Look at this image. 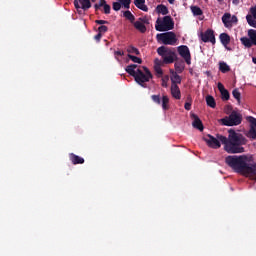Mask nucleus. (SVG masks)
Masks as SVG:
<instances>
[{"label":"nucleus","instance_id":"nucleus-9","mask_svg":"<svg viewBox=\"0 0 256 256\" xmlns=\"http://www.w3.org/2000/svg\"><path fill=\"white\" fill-rule=\"evenodd\" d=\"M237 16H232L230 13H225L222 16V23L224 24V27L227 29H231L233 25H237Z\"/></svg>","mask_w":256,"mask_h":256},{"label":"nucleus","instance_id":"nucleus-42","mask_svg":"<svg viewBox=\"0 0 256 256\" xmlns=\"http://www.w3.org/2000/svg\"><path fill=\"white\" fill-rule=\"evenodd\" d=\"M250 15L256 19V6L250 8Z\"/></svg>","mask_w":256,"mask_h":256},{"label":"nucleus","instance_id":"nucleus-35","mask_svg":"<svg viewBox=\"0 0 256 256\" xmlns=\"http://www.w3.org/2000/svg\"><path fill=\"white\" fill-rule=\"evenodd\" d=\"M233 97H235L238 101H241V93L238 89L233 90L232 92Z\"/></svg>","mask_w":256,"mask_h":256},{"label":"nucleus","instance_id":"nucleus-26","mask_svg":"<svg viewBox=\"0 0 256 256\" xmlns=\"http://www.w3.org/2000/svg\"><path fill=\"white\" fill-rule=\"evenodd\" d=\"M190 9L195 17H199V15H203V10H201L199 6H191Z\"/></svg>","mask_w":256,"mask_h":256},{"label":"nucleus","instance_id":"nucleus-2","mask_svg":"<svg viewBox=\"0 0 256 256\" xmlns=\"http://www.w3.org/2000/svg\"><path fill=\"white\" fill-rule=\"evenodd\" d=\"M224 163H226L229 168H232L234 173L256 181V163H250V157L245 155L227 156L224 158Z\"/></svg>","mask_w":256,"mask_h":256},{"label":"nucleus","instance_id":"nucleus-4","mask_svg":"<svg viewBox=\"0 0 256 256\" xmlns=\"http://www.w3.org/2000/svg\"><path fill=\"white\" fill-rule=\"evenodd\" d=\"M175 28V22L171 16L159 17L155 23L156 31H171Z\"/></svg>","mask_w":256,"mask_h":256},{"label":"nucleus","instance_id":"nucleus-14","mask_svg":"<svg viewBox=\"0 0 256 256\" xmlns=\"http://www.w3.org/2000/svg\"><path fill=\"white\" fill-rule=\"evenodd\" d=\"M170 93L173 99H177V100L181 99V89H179L178 85L171 84Z\"/></svg>","mask_w":256,"mask_h":256},{"label":"nucleus","instance_id":"nucleus-38","mask_svg":"<svg viewBox=\"0 0 256 256\" xmlns=\"http://www.w3.org/2000/svg\"><path fill=\"white\" fill-rule=\"evenodd\" d=\"M115 58L119 61V57H123L124 53L122 50H117L114 52Z\"/></svg>","mask_w":256,"mask_h":256},{"label":"nucleus","instance_id":"nucleus-44","mask_svg":"<svg viewBox=\"0 0 256 256\" xmlns=\"http://www.w3.org/2000/svg\"><path fill=\"white\" fill-rule=\"evenodd\" d=\"M184 109H186V111H191V102H186L184 105Z\"/></svg>","mask_w":256,"mask_h":256},{"label":"nucleus","instance_id":"nucleus-36","mask_svg":"<svg viewBox=\"0 0 256 256\" xmlns=\"http://www.w3.org/2000/svg\"><path fill=\"white\" fill-rule=\"evenodd\" d=\"M128 53H134V55H139V50L135 47H132L130 46L128 49H127Z\"/></svg>","mask_w":256,"mask_h":256},{"label":"nucleus","instance_id":"nucleus-40","mask_svg":"<svg viewBox=\"0 0 256 256\" xmlns=\"http://www.w3.org/2000/svg\"><path fill=\"white\" fill-rule=\"evenodd\" d=\"M107 26H100L99 28H98V31H99V33L101 34V35H103L104 33H107Z\"/></svg>","mask_w":256,"mask_h":256},{"label":"nucleus","instance_id":"nucleus-30","mask_svg":"<svg viewBox=\"0 0 256 256\" xmlns=\"http://www.w3.org/2000/svg\"><path fill=\"white\" fill-rule=\"evenodd\" d=\"M123 15L126 19H128L130 23H133L135 21V16H133L131 11H125Z\"/></svg>","mask_w":256,"mask_h":256},{"label":"nucleus","instance_id":"nucleus-24","mask_svg":"<svg viewBox=\"0 0 256 256\" xmlns=\"http://www.w3.org/2000/svg\"><path fill=\"white\" fill-rule=\"evenodd\" d=\"M245 137L250 140L256 139V130L255 129H247L245 130Z\"/></svg>","mask_w":256,"mask_h":256},{"label":"nucleus","instance_id":"nucleus-15","mask_svg":"<svg viewBox=\"0 0 256 256\" xmlns=\"http://www.w3.org/2000/svg\"><path fill=\"white\" fill-rule=\"evenodd\" d=\"M68 158L70 160V163H72L73 165H83V163H84L83 158H81L80 156L75 155L73 153H70L68 155Z\"/></svg>","mask_w":256,"mask_h":256},{"label":"nucleus","instance_id":"nucleus-22","mask_svg":"<svg viewBox=\"0 0 256 256\" xmlns=\"http://www.w3.org/2000/svg\"><path fill=\"white\" fill-rule=\"evenodd\" d=\"M156 11L157 13H159L160 15H168L169 14V9L167 8V6L165 5H158L156 7Z\"/></svg>","mask_w":256,"mask_h":256},{"label":"nucleus","instance_id":"nucleus-20","mask_svg":"<svg viewBox=\"0 0 256 256\" xmlns=\"http://www.w3.org/2000/svg\"><path fill=\"white\" fill-rule=\"evenodd\" d=\"M240 41L242 43V45H244V47H247V49H251V47H253V40L247 37H242L240 38Z\"/></svg>","mask_w":256,"mask_h":256},{"label":"nucleus","instance_id":"nucleus-46","mask_svg":"<svg viewBox=\"0 0 256 256\" xmlns=\"http://www.w3.org/2000/svg\"><path fill=\"white\" fill-rule=\"evenodd\" d=\"M96 23L98 25H105V23H107V21H105V20H96Z\"/></svg>","mask_w":256,"mask_h":256},{"label":"nucleus","instance_id":"nucleus-49","mask_svg":"<svg viewBox=\"0 0 256 256\" xmlns=\"http://www.w3.org/2000/svg\"><path fill=\"white\" fill-rule=\"evenodd\" d=\"M253 63L256 65V58H252Z\"/></svg>","mask_w":256,"mask_h":256},{"label":"nucleus","instance_id":"nucleus-50","mask_svg":"<svg viewBox=\"0 0 256 256\" xmlns=\"http://www.w3.org/2000/svg\"><path fill=\"white\" fill-rule=\"evenodd\" d=\"M92 1V3H95V1H97V0H91Z\"/></svg>","mask_w":256,"mask_h":256},{"label":"nucleus","instance_id":"nucleus-6","mask_svg":"<svg viewBox=\"0 0 256 256\" xmlns=\"http://www.w3.org/2000/svg\"><path fill=\"white\" fill-rule=\"evenodd\" d=\"M218 123H220V125H225L226 127L241 125V114L232 112L229 116L219 119Z\"/></svg>","mask_w":256,"mask_h":256},{"label":"nucleus","instance_id":"nucleus-21","mask_svg":"<svg viewBox=\"0 0 256 256\" xmlns=\"http://www.w3.org/2000/svg\"><path fill=\"white\" fill-rule=\"evenodd\" d=\"M134 3L138 9H141V11H148L147 5H145V0H134Z\"/></svg>","mask_w":256,"mask_h":256},{"label":"nucleus","instance_id":"nucleus-43","mask_svg":"<svg viewBox=\"0 0 256 256\" xmlns=\"http://www.w3.org/2000/svg\"><path fill=\"white\" fill-rule=\"evenodd\" d=\"M175 69H176V71H178L179 73H181L182 71H183V69H184V67L183 66H180L179 64H175Z\"/></svg>","mask_w":256,"mask_h":256},{"label":"nucleus","instance_id":"nucleus-8","mask_svg":"<svg viewBox=\"0 0 256 256\" xmlns=\"http://www.w3.org/2000/svg\"><path fill=\"white\" fill-rule=\"evenodd\" d=\"M178 54L184 61L187 63V65H191V51L189 50V47L185 45H181L177 47Z\"/></svg>","mask_w":256,"mask_h":256},{"label":"nucleus","instance_id":"nucleus-3","mask_svg":"<svg viewBox=\"0 0 256 256\" xmlns=\"http://www.w3.org/2000/svg\"><path fill=\"white\" fill-rule=\"evenodd\" d=\"M126 71L134 77L136 83L138 85H141L142 87H145L143 83H148V81H151L153 75L151 74V71L147 67H143V70L137 68V65L131 64L126 67Z\"/></svg>","mask_w":256,"mask_h":256},{"label":"nucleus","instance_id":"nucleus-18","mask_svg":"<svg viewBox=\"0 0 256 256\" xmlns=\"http://www.w3.org/2000/svg\"><path fill=\"white\" fill-rule=\"evenodd\" d=\"M134 27L140 31V33H145L147 31V27H145V21H143V19H139L134 22Z\"/></svg>","mask_w":256,"mask_h":256},{"label":"nucleus","instance_id":"nucleus-33","mask_svg":"<svg viewBox=\"0 0 256 256\" xmlns=\"http://www.w3.org/2000/svg\"><path fill=\"white\" fill-rule=\"evenodd\" d=\"M162 87H169V75L162 76Z\"/></svg>","mask_w":256,"mask_h":256},{"label":"nucleus","instance_id":"nucleus-34","mask_svg":"<svg viewBox=\"0 0 256 256\" xmlns=\"http://www.w3.org/2000/svg\"><path fill=\"white\" fill-rule=\"evenodd\" d=\"M125 9H129V5H131V0H117Z\"/></svg>","mask_w":256,"mask_h":256},{"label":"nucleus","instance_id":"nucleus-1","mask_svg":"<svg viewBox=\"0 0 256 256\" xmlns=\"http://www.w3.org/2000/svg\"><path fill=\"white\" fill-rule=\"evenodd\" d=\"M228 133V137L222 136L221 134H216V137L206 135L204 142L211 149H219L221 145H224V151L228 154H242L244 152L242 145L247 144V139H244L242 134L234 132V129H229Z\"/></svg>","mask_w":256,"mask_h":256},{"label":"nucleus","instance_id":"nucleus-23","mask_svg":"<svg viewBox=\"0 0 256 256\" xmlns=\"http://www.w3.org/2000/svg\"><path fill=\"white\" fill-rule=\"evenodd\" d=\"M219 71H221V73H229L231 67L225 62H219Z\"/></svg>","mask_w":256,"mask_h":256},{"label":"nucleus","instance_id":"nucleus-39","mask_svg":"<svg viewBox=\"0 0 256 256\" xmlns=\"http://www.w3.org/2000/svg\"><path fill=\"white\" fill-rule=\"evenodd\" d=\"M113 9L114 11H119L121 9V2H114Z\"/></svg>","mask_w":256,"mask_h":256},{"label":"nucleus","instance_id":"nucleus-47","mask_svg":"<svg viewBox=\"0 0 256 256\" xmlns=\"http://www.w3.org/2000/svg\"><path fill=\"white\" fill-rule=\"evenodd\" d=\"M101 37H103V34H100V32L95 36L96 41H101Z\"/></svg>","mask_w":256,"mask_h":256},{"label":"nucleus","instance_id":"nucleus-10","mask_svg":"<svg viewBox=\"0 0 256 256\" xmlns=\"http://www.w3.org/2000/svg\"><path fill=\"white\" fill-rule=\"evenodd\" d=\"M152 101H154V103H157L158 105H162L163 111L169 110V96L163 95L161 99L159 95H153Z\"/></svg>","mask_w":256,"mask_h":256},{"label":"nucleus","instance_id":"nucleus-5","mask_svg":"<svg viewBox=\"0 0 256 256\" xmlns=\"http://www.w3.org/2000/svg\"><path fill=\"white\" fill-rule=\"evenodd\" d=\"M157 53L158 55H160V57H162L166 65L173 63L177 57V54H175V51L165 46L159 47L157 49Z\"/></svg>","mask_w":256,"mask_h":256},{"label":"nucleus","instance_id":"nucleus-51","mask_svg":"<svg viewBox=\"0 0 256 256\" xmlns=\"http://www.w3.org/2000/svg\"><path fill=\"white\" fill-rule=\"evenodd\" d=\"M199 131H203V129H199Z\"/></svg>","mask_w":256,"mask_h":256},{"label":"nucleus","instance_id":"nucleus-32","mask_svg":"<svg viewBox=\"0 0 256 256\" xmlns=\"http://www.w3.org/2000/svg\"><path fill=\"white\" fill-rule=\"evenodd\" d=\"M247 121L250 123L251 129H256V118L255 117L249 116L247 118Z\"/></svg>","mask_w":256,"mask_h":256},{"label":"nucleus","instance_id":"nucleus-17","mask_svg":"<svg viewBox=\"0 0 256 256\" xmlns=\"http://www.w3.org/2000/svg\"><path fill=\"white\" fill-rule=\"evenodd\" d=\"M217 87L222 95V99L224 101H229V91H227V89H225V86H223V84L221 82H219Z\"/></svg>","mask_w":256,"mask_h":256},{"label":"nucleus","instance_id":"nucleus-27","mask_svg":"<svg viewBox=\"0 0 256 256\" xmlns=\"http://www.w3.org/2000/svg\"><path fill=\"white\" fill-rule=\"evenodd\" d=\"M194 129H202L203 123H201V119L199 117L195 116L194 121L192 123Z\"/></svg>","mask_w":256,"mask_h":256},{"label":"nucleus","instance_id":"nucleus-48","mask_svg":"<svg viewBox=\"0 0 256 256\" xmlns=\"http://www.w3.org/2000/svg\"><path fill=\"white\" fill-rule=\"evenodd\" d=\"M168 3H170V5H173V3H175V0H168Z\"/></svg>","mask_w":256,"mask_h":256},{"label":"nucleus","instance_id":"nucleus-12","mask_svg":"<svg viewBox=\"0 0 256 256\" xmlns=\"http://www.w3.org/2000/svg\"><path fill=\"white\" fill-rule=\"evenodd\" d=\"M165 65L164 60L155 59L154 60V71L156 72L158 77L163 76V69H161Z\"/></svg>","mask_w":256,"mask_h":256},{"label":"nucleus","instance_id":"nucleus-19","mask_svg":"<svg viewBox=\"0 0 256 256\" xmlns=\"http://www.w3.org/2000/svg\"><path fill=\"white\" fill-rule=\"evenodd\" d=\"M220 41L224 47H227L231 43V37L227 33L220 34Z\"/></svg>","mask_w":256,"mask_h":256},{"label":"nucleus","instance_id":"nucleus-7","mask_svg":"<svg viewBox=\"0 0 256 256\" xmlns=\"http://www.w3.org/2000/svg\"><path fill=\"white\" fill-rule=\"evenodd\" d=\"M156 39L163 45H177V35L174 32L157 34Z\"/></svg>","mask_w":256,"mask_h":256},{"label":"nucleus","instance_id":"nucleus-37","mask_svg":"<svg viewBox=\"0 0 256 256\" xmlns=\"http://www.w3.org/2000/svg\"><path fill=\"white\" fill-rule=\"evenodd\" d=\"M107 4L105 0H99V3L95 4V9H99Z\"/></svg>","mask_w":256,"mask_h":256},{"label":"nucleus","instance_id":"nucleus-28","mask_svg":"<svg viewBox=\"0 0 256 256\" xmlns=\"http://www.w3.org/2000/svg\"><path fill=\"white\" fill-rule=\"evenodd\" d=\"M246 20L248 25H250V27H254V29H256V19L252 17L251 14H248L246 16Z\"/></svg>","mask_w":256,"mask_h":256},{"label":"nucleus","instance_id":"nucleus-16","mask_svg":"<svg viewBox=\"0 0 256 256\" xmlns=\"http://www.w3.org/2000/svg\"><path fill=\"white\" fill-rule=\"evenodd\" d=\"M170 79L172 85H180L181 83V76H179V74L173 70H170Z\"/></svg>","mask_w":256,"mask_h":256},{"label":"nucleus","instance_id":"nucleus-41","mask_svg":"<svg viewBox=\"0 0 256 256\" xmlns=\"http://www.w3.org/2000/svg\"><path fill=\"white\" fill-rule=\"evenodd\" d=\"M104 9V13H106V15H109V13H111V6H109L108 4L103 6Z\"/></svg>","mask_w":256,"mask_h":256},{"label":"nucleus","instance_id":"nucleus-31","mask_svg":"<svg viewBox=\"0 0 256 256\" xmlns=\"http://www.w3.org/2000/svg\"><path fill=\"white\" fill-rule=\"evenodd\" d=\"M129 59H131V61H133V63H138L139 65H141V63H143V60H141V58L137 57V56H133L131 54L128 55Z\"/></svg>","mask_w":256,"mask_h":256},{"label":"nucleus","instance_id":"nucleus-29","mask_svg":"<svg viewBox=\"0 0 256 256\" xmlns=\"http://www.w3.org/2000/svg\"><path fill=\"white\" fill-rule=\"evenodd\" d=\"M248 37L252 39L253 45H256V30L254 29L248 30Z\"/></svg>","mask_w":256,"mask_h":256},{"label":"nucleus","instance_id":"nucleus-25","mask_svg":"<svg viewBox=\"0 0 256 256\" xmlns=\"http://www.w3.org/2000/svg\"><path fill=\"white\" fill-rule=\"evenodd\" d=\"M206 103L208 107H211L212 109H215L217 106V103H215V98L213 96H206Z\"/></svg>","mask_w":256,"mask_h":256},{"label":"nucleus","instance_id":"nucleus-45","mask_svg":"<svg viewBox=\"0 0 256 256\" xmlns=\"http://www.w3.org/2000/svg\"><path fill=\"white\" fill-rule=\"evenodd\" d=\"M232 109L233 108L231 106H226L225 107V113H227V114L231 113Z\"/></svg>","mask_w":256,"mask_h":256},{"label":"nucleus","instance_id":"nucleus-11","mask_svg":"<svg viewBox=\"0 0 256 256\" xmlns=\"http://www.w3.org/2000/svg\"><path fill=\"white\" fill-rule=\"evenodd\" d=\"M74 5L76 9H91V0H74Z\"/></svg>","mask_w":256,"mask_h":256},{"label":"nucleus","instance_id":"nucleus-13","mask_svg":"<svg viewBox=\"0 0 256 256\" xmlns=\"http://www.w3.org/2000/svg\"><path fill=\"white\" fill-rule=\"evenodd\" d=\"M202 41H204V43H215V34L213 33V30H207L202 34Z\"/></svg>","mask_w":256,"mask_h":256}]
</instances>
